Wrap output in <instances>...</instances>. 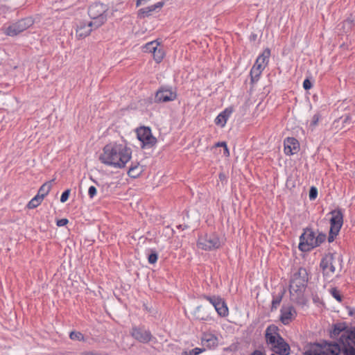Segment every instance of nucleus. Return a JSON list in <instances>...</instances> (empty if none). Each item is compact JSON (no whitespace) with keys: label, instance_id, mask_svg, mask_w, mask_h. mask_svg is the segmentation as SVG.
Masks as SVG:
<instances>
[{"label":"nucleus","instance_id":"obj_1","mask_svg":"<svg viewBox=\"0 0 355 355\" xmlns=\"http://www.w3.org/2000/svg\"><path fill=\"white\" fill-rule=\"evenodd\" d=\"M132 148L126 141H110L105 144L99 155V161L114 168H123L131 160Z\"/></svg>","mask_w":355,"mask_h":355},{"label":"nucleus","instance_id":"obj_2","mask_svg":"<svg viewBox=\"0 0 355 355\" xmlns=\"http://www.w3.org/2000/svg\"><path fill=\"white\" fill-rule=\"evenodd\" d=\"M330 335L343 345L345 355H355V329H349L345 322L337 323Z\"/></svg>","mask_w":355,"mask_h":355},{"label":"nucleus","instance_id":"obj_3","mask_svg":"<svg viewBox=\"0 0 355 355\" xmlns=\"http://www.w3.org/2000/svg\"><path fill=\"white\" fill-rule=\"evenodd\" d=\"M266 340L271 349L279 355H288L289 345L279 336V329L275 325H270L266 330Z\"/></svg>","mask_w":355,"mask_h":355},{"label":"nucleus","instance_id":"obj_4","mask_svg":"<svg viewBox=\"0 0 355 355\" xmlns=\"http://www.w3.org/2000/svg\"><path fill=\"white\" fill-rule=\"evenodd\" d=\"M326 239V235L315 233L309 228L304 230L300 238L299 249L302 252H309L319 246Z\"/></svg>","mask_w":355,"mask_h":355},{"label":"nucleus","instance_id":"obj_5","mask_svg":"<svg viewBox=\"0 0 355 355\" xmlns=\"http://www.w3.org/2000/svg\"><path fill=\"white\" fill-rule=\"evenodd\" d=\"M307 280V273L304 268H300L293 275L289 287V291L293 297H300L303 293Z\"/></svg>","mask_w":355,"mask_h":355},{"label":"nucleus","instance_id":"obj_6","mask_svg":"<svg viewBox=\"0 0 355 355\" xmlns=\"http://www.w3.org/2000/svg\"><path fill=\"white\" fill-rule=\"evenodd\" d=\"M196 245L202 250L212 251L220 248L221 241L216 233H205L198 236Z\"/></svg>","mask_w":355,"mask_h":355},{"label":"nucleus","instance_id":"obj_7","mask_svg":"<svg viewBox=\"0 0 355 355\" xmlns=\"http://www.w3.org/2000/svg\"><path fill=\"white\" fill-rule=\"evenodd\" d=\"M340 347L337 344H312L305 352V355H338Z\"/></svg>","mask_w":355,"mask_h":355},{"label":"nucleus","instance_id":"obj_8","mask_svg":"<svg viewBox=\"0 0 355 355\" xmlns=\"http://www.w3.org/2000/svg\"><path fill=\"white\" fill-rule=\"evenodd\" d=\"M137 138L141 143L142 148H150L156 145L157 139L153 135L151 129L146 126H140L135 130Z\"/></svg>","mask_w":355,"mask_h":355},{"label":"nucleus","instance_id":"obj_9","mask_svg":"<svg viewBox=\"0 0 355 355\" xmlns=\"http://www.w3.org/2000/svg\"><path fill=\"white\" fill-rule=\"evenodd\" d=\"M331 218L330 219V230L329 241H334V238L338 234L340 228L343 224V214L340 209H336L331 212Z\"/></svg>","mask_w":355,"mask_h":355},{"label":"nucleus","instance_id":"obj_10","mask_svg":"<svg viewBox=\"0 0 355 355\" xmlns=\"http://www.w3.org/2000/svg\"><path fill=\"white\" fill-rule=\"evenodd\" d=\"M178 97L175 89L171 87L162 86L155 93V102L156 103H167L175 101Z\"/></svg>","mask_w":355,"mask_h":355},{"label":"nucleus","instance_id":"obj_11","mask_svg":"<svg viewBox=\"0 0 355 355\" xmlns=\"http://www.w3.org/2000/svg\"><path fill=\"white\" fill-rule=\"evenodd\" d=\"M203 299L209 302L213 305L216 311L220 317H226L229 314V309L225 300L220 296L217 295H206L202 297Z\"/></svg>","mask_w":355,"mask_h":355},{"label":"nucleus","instance_id":"obj_12","mask_svg":"<svg viewBox=\"0 0 355 355\" xmlns=\"http://www.w3.org/2000/svg\"><path fill=\"white\" fill-rule=\"evenodd\" d=\"M33 23L31 18L22 19L6 28L5 33L9 36H15L32 26Z\"/></svg>","mask_w":355,"mask_h":355},{"label":"nucleus","instance_id":"obj_13","mask_svg":"<svg viewBox=\"0 0 355 355\" xmlns=\"http://www.w3.org/2000/svg\"><path fill=\"white\" fill-rule=\"evenodd\" d=\"M334 263L335 259L333 254H327L322 259L320 267L324 276L331 277L335 273Z\"/></svg>","mask_w":355,"mask_h":355},{"label":"nucleus","instance_id":"obj_14","mask_svg":"<svg viewBox=\"0 0 355 355\" xmlns=\"http://www.w3.org/2000/svg\"><path fill=\"white\" fill-rule=\"evenodd\" d=\"M130 334L135 340L143 343H149L153 338L151 333L148 330L140 327H133Z\"/></svg>","mask_w":355,"mask_h":355},{"label":"nucleus","instance_id":"obj_15","mask_svg":"<svg viewBox=\"0 0 355 355\" xmlns=\"http://www.w3.org/2000/svg\"><path fill=\"white\" fill-rule=\"evenodd\" d=\"M300 150V144L294 137H287L284 141V151L286 155L296 154Z\"/></svg>","mask_w":355,"mask_h":355},{"label":"nucleus","instance_id":"obj_16","mask_svg":"<svg viewBox=\"0 0 355 355\" xmlns=\"http://www.w3.org/2000/svg\"><path fill=\"white\" fill-rule=\"evenodd\" d=\"M297 313L292 306H283L281 309L280 320L284 324H288L296 317Z\"/></svg>","mask_w":355,"mask_h":355},{"label":"nucleus","instance_id":"obj_17","mask_svg":"<svg viewBox=\"0 0 355 355\" xmlns=\"http://www.w3.org/2000/svg\"><path fill=\"white\" fill-rule=\"evenodd\" d=\"M201 344L207 349H215L218 345V337L211 333H204L201 338Z\"/></svg>","mask_w":355,"mask_h":355},{"label":"nucleus","instance_id":"obj_18","mask_svg":"<svg viewBox=\"0 0 355 355\" xmlns=\"http://www.w3.org/2000/svg\"><path fill=\"white\" fill-rule=\"evenodd\" d=\"M93 24L92 21L80 22L76 28V37L82 39L88 36L92 31Z\"/></svg>","mask_w":355,"mask_h":355},{"label":"nucleus","instance_id":"obj_19","mask_svg":"<svg viewBox=\"0 0 355 355\" xmlns=\"http://www.w3.org/2000/svg\"><path fill=\"white\" fill-rule=\"evenodd\" d=\"M233 108L232 107H229L225 108L223 112H221L215 119L214 123L216 125H218L221 128L225 126L226 123L231 114L233 112Z\"/></svg>","mask_w":355,"mask_h":355},{"label":"nucleus","instance_id":"obj_20","mask_svg":"<svg viewBox=\"0 0 355 355\" xmlns=\"http://www.w3.org/2000/svg\"><path fill=\"white\" fill-rule=\"evenodd\" d=\"M105 12V8L103 4L95 3L89 8L88 12L89 16L94 19L101 16Z\"/></svg>","mask_w":355,"mask_h":355},{"label":"nucleus","instance_id":"obj_21","mask_svg":"<svg viewBox=\"0 0 355 355\" xmlns=\"http://www.w3.org/2000/svg\"><path fill=\"white\" fill-rule=\"evenodd\" d=\"M144 171V166L139 163H132L128 171V175L132 178H137L139 177Z\"/></svg>","mask_w":355,"mask_h":355},{"label":"nucleus","instance_id":"obj_22","mask_svg":"<svg viewBox=\"0 0 355 355\" xmlns=\"http://www.w3.org/2000/svg\"><path fill=\"white\" fill-rule=\"evenodd\" d=\"M264 67H261L260 64L254 63L250 70V76L252 82H257L259 80Z\"/></svg>","mask_w":355,"mask_h":355},{"label":"nucleus","instance_id":"obj_23","mask_svg":"<svg viewBox=\"0 0 355 355\" xmlns=\"http://www.w3.org/2000/svg\"><path fill=\"white\" fill-rule=\"evenodd\" d=\"M270 55V51L269 49L266 48L263 53L258 56L257 58L255 63L260 64L261 67L266 68L268 64V60Z\"/></svg>","mask_w":355,"mask_h":355},{"label":"nucleus","instance_id":"obj_24","mask_svg":"<svg viewBox=\"0 0 355 355\" xmlns=\"http://www.w3.org/2000/svg\"><path fill=\"white\" fill-rule=\"evenodd\" d=\"M150 51L153 52V58L157 63L162 62L165 55L162 46H155L153 47L152 50L150 49Z\"/></svg>","mask_w":355,"mask_h":355},{"label":"nucleus","instance_id":"obj_25","mask_svg":"<svg viewBox=\"0 0 355 355\" xmlns=\"http://www.w3.org/2000/svg\"><path fill=\"white\" fill-rule=\"evenodd\" d=\"M193 314L196 318L200 320H206L208 318V313L205 311V308L202 305L196 308Z\"/></svg>","mask_w":355,"mask_h":355},{"label":"nucleus","instance_id":"obj_26","mask_svg":"<svg viewBox=\"0 0 355 355\" xmlns=\"http://www.w3.org/2000/svg\"><path fill=\"white\" fill-rule=\"evenodd\" d=\"M51 189V183L50 182H46L40 187L37 195L44 200V198L49 194Z\"/></svg>","mask_w":355,"mask_h":355},{"label":"nucleus","instance_id":"obj_27","mask_svg":"<svg viewBox=\"0 0 355 355\" xmlns=\"http://www.w3.org/2000/svg\"><path fill=\"white\" fill-rule=\"evenodd\" d=\"M43 201V199L41 198L39 196L36 195L34 198H33L27 204L26 207L28 209H32L37 207Z\"/></svg>","mask_w":355,"mask_h":355},{"label":"nucleus","instance_id":"obj_28","mask_svg":"<svg viewBox=\"0 0 355 355\" xmlns=\"http://www.w3.org/2000/svg\"><path fill=\"white\" fill-rule=\"evenodd\" d=\"M152 12H153V10L150 6L141 8L138 11V17L142 19L146 17H149L151 15Z\"/></svg>","mask_w":355,"mask_h":355},{"label":"nucleus","instance_id":"obj_29","mask_svg":"<svg viewBox=\"0 0 355 355\" xmlns=\"http://www.w3.org/2000/svg\"><path fill=\"white\" fill-rule=\"evenodd\" d=\"M205 351V348L196 347L191 350H184L181 355H198Z\"/></svg>","mask_w":355,"mask_h":355},{"label":"nucleus","instance_id":"obj_30","mask_svg":"<svg viewBox=\"0 0 355 355\" xmlns=\"http://www.w3.org/2000/svg\"><path fill=\"white\" fill-rule=\"evenodd\" d=\"M329 292L331 293V295L339 302H340L342 301V295L340 293V291L336 288H332L329 290Z\"/></svg>","mask_w":355,"mask_h":355},{"label":"nucleus","instance_id":"obj_31","mask_svg":"<svg viewBox=\"0 0 355 355\" xmlns=\"http://www.w3.org/2000/svg\"><path fill=\"white\" fill-rule=\"evenodd\" d=\"M69 337L71 340H83V335L80 332L78 331H71L70 333Z\"/></svg>","mask_w":355,"mask_h":355},{"label":"nucleus","instance_id":"obj_32","mask_svg":"<svg viewBox=\"0 0 355 355\" xmlns=\"http://www.w3.org/2000/svg\"><path fill=\"white\" fill-rule=\"evenodd\" d=\"M318 196V189L315 187H311L309 190V197L311 200H315Z\"/></svg>","mask_w":355,"mask_h":355},{"label":"nucleus","instance_id":"obj_33","mask_svg":"<svg viewBox=\"0 0 355 355\" xmlns=\"http://www.w3.org/2000/svg\"><path fill=\"white\" fill-rule=\"evenodd\" d=\"M320 119V115L319 114H315L313 116L311 121V126L315 127Z\"/></svg>","mask_w":355,"mask_h":355},{"label":"nucleus","instance_id":"obj_34","mask_svg":"<svg viewBox=\"0 0 355 355\" xmlns=\"http://www.w3.org/2000/svg\"><path fill=\"white\" fill-rule=\"evenodd\" d=\"M157 259L158 256L155 252L151 253L148 257V261L151 264L155 263L157 261Z\"/></svg>","mask_w":355,"mask_h":355},{"label":"nucleus","instance_id":"obj_35","mask_svg":"<svg viewBox=\"0 0 355 355\" xmlns=\"http://www.w3.org/2000/svg\"><path fill=\"white\" fill-rule=\"evenodd\" d=\"M69 195H70L69 189L64 191L61 195L60 201L62 202H65L69 199Z\"/></svg>","mask_w":355,"mask_h":355},{"label":"nucleus","instance_id":"obj_36","mask_svg":"<svg viewBox=\"0 0 355 355\" xmlns=\"http://www.w3.org/2000/svg\"><path fill=\"white\" fill-rule=\"evenodd\" d=\"M97 193V189L94 186L89 187L88 189V195L90 198H93Z\"/></svg>","mask_w":355,"mask_h":355},{"label":"nucleus","instance_id":"obj_37","mask_svg":"<svg viewBox=\"0 0 355 355\" xmlns=\"http://www.w3.org/2000/svg\"><path fill=\"white\" fill-rule=\"evenodd\" d=\"M281 300H282L281 297H277L272 301V307H271L272 310L276 309L278 307V306L279 305V304L281 302Z\"/></svg>","mask_w":355,"mask_h":355},{"label":"nucleus","instance_id":"obj_38","mask_svg":"<svg viewBox=\"0 0 355 355\" xmlns=\"http://www.w3.org/2000/svg\"><path fill=\"white\" fill-rule=\"evenodd\" d=\"M312 83L309 79H305L303 82V87L305 90L310 89L312 87Z\"/></svg>","mask_w":355,"mask_h":355},{"label":"nucleus","instance_id":"obj_39","mask_svg":"<svg viewBox=\"0 0 355 355\" xmlns=\"http://www.w3.org/2000/svg\"><path fill=\"white\" fill-rule=\"evenodd\" d=\"M68 223H69L68 219H67V218H62V219H60V220H57L56 225L58 227H62V226H64L67 224H68Z\"/></svg>","mask_w":355,"mask_h":355},{"label":"nucleus","instance_id":"obj_40","mask_svg":"<svg viewBox=\"0 0 355 355\" xmlns=\"http://www.w3.org/2000/svg\"><path fill=\"white\" fill-rule=\"evenodd\" d=\"M164 3L163 1H159V2H157V3L154 4V5H152L150 6V7L152 8L153 10H155L157 8H161L164 6Z\"/></svg>","mask_w":355,"mask_h":355},{"label":"nucleus","instance_id":"obj_41","mask_svg":"<svg viewBox=\"0 0 355 355\" xmlns=\"http://www.w3.org/2000/svg\"><path fill=\"white\" fill-rule=\"evenodd\" d=\"M223 148H224V152H223L224 155L226 157H228L230 155V151H229L227 144L223 147Z\"/></svg>","mask_w":355,"mask_h":355},{"label":"nucleus","instance_id":"obj_42","mask_svg":"<svg viewBox=\"0 0 355 355\" xmlns=\"http://www.w3.org/2000/svg\"><path fill=\"white\" fill-rule=\"evenodd\" d=\"M226 145V142H218L215 144V147H224Z\"/></svg>","mask_w":355,"mask_h":355},{"label":"nucleus","instance_id":"obj_43","mask_svg":"<svg viewBox=\"0 0 355 355\" xmlns=\"http://www.w3.org/2000/svg\"><path fill=\"white\" fill-rule=\"evenodd\" d=\"M160 44V42H158V40H154V41H151V42H147L146 44H149V45H151V44Z\"/></svg>","mask_w":355,"mask_h":355},{"label":"nucleus","instance_id":"obj_44","mask_svg":"<svg viewBox=\"0 0 355 355\" xmlns=\"http://www.w3.org/2000/svg\"><path fill=\"white\" fill-rule=\"evenodd\" d=\"M251 355H263V354L259 351H255ZM271 355H276V354H272Z\"/></svg>","mask_w":355,"mask_h":355},{"label":"nucleus","instance_id":"obj_45","mask_svg":"<svg viewBox=\"0 0 355 355\" xmlns=\"http://www.w3.org/2000/svg\"><path fill=\"white\" fill-rule=\"evenodd\" d=\"M148 50V46L145 45V46H144L143 51L146 52V51H147Z\"/></svg>","mask_w":355,"mask_h":355},{"label":"nucleus","instance_id":"obj_46","mask_svg":"<svg viewBox=\"0 0 355 355\" xmlns=\"http://www.w3.org/2000/svg\"><path fill=\"white\" fill-rule=\"evenodd\" d=\"M349 314L350 315H353V312H352V311H349Z\"/></svg>","mask_w":355,"mask_h":355}]
</instances>
